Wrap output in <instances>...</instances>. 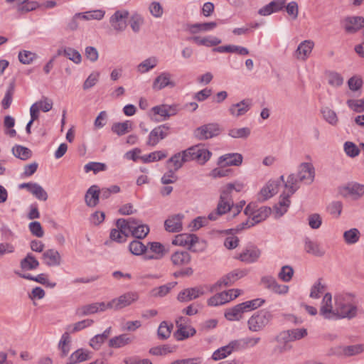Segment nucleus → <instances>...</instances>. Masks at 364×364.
<instances>
[{
  "label": "nucleus",
  "mask_w": 364,
  "mask_h": 364,
  "mask_svg": "<svg viewBox=\"0 0 364 364\" xmlns=\"http://www.w3.org/2000/svg\"><path fill=\"white\" fill-rule=\"evenodd\" d=\"M339 349L341 350V354L346 357L355 356L364 352V343L340 346Z\"/></svg>",
  "instance_id": "33"
},
{
  "label": "nucleus",
  "mask_w": 364,
  "mask_h": 364,
  "mask_svg": "<svg viewBox=\"0 0 364 364\" xmlns=\"http://www.w3.org/2000/svg\"><path fill=\"white\" fill-rule=\"evenodd\" d=\"M245 313L240 304L228 309L225 313V317L229 321H240Z\"/></svg>",
  "instance_id": "41"
},
{
  "label": "nucleus",
  "mask_w": 364,
  "mask_h": 364,
  "mask_svg": "<svg viewBox=\"0 0 364 364\" xmlns=\"http://www.w3.org/2000/svg\"><path fill=\"white\" fill-rule=\"evenodd\" d=\"M93 323L94 321L92 319L87 318L82 320L75 323L68 325L65 328L66 331L65 333H68V336H70L71 333H75L85 329L87 327L92 326Z\"/></svg>",
  "instance_id": "34"
},
{
  "label": "nucleus",
  "mask_w": 364,
  "mask_h": 364,
  "mask_svg": "<svg viewBox=\"0 0 364 364\" xmlns=\"http://www.w3.org/2000/svg\"><path fill=\"white\" fill-rule=\"evenodd\" d=\"M360 235L359 230L354 228L345 231L343 237L347 245H354L359 241Z\"/></svg>",
  "instance_id": "44"
},
{
  "label": "nucleus",
  "mask_w": 364,
  "mask_h": 364,
  "mask_svg": "<svg viewBox=\"0 0 364 364\" xmlns=\"http://www.w3.org/2000/svg\"><path fill=\"white\" fill-rule=\"evenodd\" d=\"M183 214L178 213L169 216L164 222V227L166 231L177 232L182 230V220Z\"/></svg>",
  "instance_id": "20"
},
{
  "label": "nucleus",
  "mask_w": 364,
  "mask_h": 364,
  "mask_svg": "<svg viewBox=\"0 0 364 364\" xmlns=\"http://www.w3.org/2000/svg\"><path fill=\"white\" fill-rule=\"evenodd\" d=\"M20 266L24 271L34 270L39 267V262L31 253H28L26 256L21 260Z\"/></svg>",
  "instance_id": "36"
},
{
  "label": "nucleus",
  "mask_w": 364,
  "mask_h": 364,
  "mask_svg": "<svg viewBox=\"0 0 364 364\" xmlns=\"http://www.w3.org/2000/svg\"><path fill=\"white\" fill-rule=\"evenodd\" d=\"M157 62V59L154 57L147 58L138 65L137 70L139 73H144L156 67Z\"/></svg>",
  "instance_id": "55"
},
{
  "label": "nucleus",
  "mask_w": 364,
  "mask_h": 364,
  "mask_svg": "<svg viewBox=\"0 0 364 364\" xmlns=\"http://www.w3.org/2000/svg\"><path fill=\"white\" fill-rule=\"evenodd\" d=\"M314 45V42L311 41H304L301 42L296 50V57L298 59L306 60L311 53Z\"/></svg>",
  "instance_id": "29"
},
{
  "label": "nucleus",
  "mask_w": 364,
  "mask_h": 364,
  "mask_svg": "<svg viewBox=\"0 0 364 364\" xmlns=\"http://www.w3.org/2000/svg\"><path fill=\"white\" fill-rule=\"evenodd\" d=\"M304 249L307 253L316 257H322L325 254V250L321 247L320 245L309 237L304 240Z\"/></svg>",
  "instance_id": "31"
},
{
  "label": "nucleus",
  "mask_w": 364,
  "mask_h": 364,
  "mask_svg": "<svg viewBox=\"0 0 364 364\" xmlns=\"http://www.w3.org/2000/svg\"><path fill=\"white\" fill-rule=\"evenodd\" d=\"M169 129L170 127L167 124L155 127L149 133L146 144L151 146H156L161 140L168 135Z\"/></svg>",
  "instance_id": "10"
},
{
  "label": "nucleus",
  "mask_w": 364,
  "mask_h": 364,
  "mask_svg": "<svg viewBox=\"0 0 364 364\" xmlns=\"http://www.w3.org/2000/svg\"><path fill=\"white\" fill-rule=\"evenodd\" d=\"M336 306L332 304V295L326 293L323 296L320 308V314L326 319H335Z\"/></svg>",
  "instance_id": "14"
},
{
  "label": "nucleus",
  "mask_w": 364,
  "mask_h": 364,
  "mask_svg": "<svg viewBox=\"0 0 364 364\" xmlns=\"http://www.w3.org/2000/svg\"><path fill=\"white\" fill-rule=\"evenodd\" d=\"M136 225H134L131 233L133 237L137 239L144 238L149 232V228L146 225L141 224V221L135 219Z\"/></svg>",
  "instance_id": "39"
},
{
  "label": "nucleus",
  "mask_w": 364,
  "mask_h": 364,
  "mask_svg": "<svg viewBox=\"0 0 364 364\" xmlns=\"http://www.w3.org/2000/svg\"><path fill=\"white\" fill-rule=\"evenodd\" d=\"M134 341V336L124 333L114 336L109 341V346L111 348H119L130 344Z\"/></svg>",
  "instance_id": "28"
},
{
  "label": "nucleus",
  "mask_w": 364,
  "mask_h": 364,
  "mask_svg": "<svg viewBox=\"0 0 364 364\" xmlns=\"http://www.w3.org/2000/svg\"><path fill=\"white\" fill-rule=\"evenodd\" d=\"M71 342L70 336H68V333H64L60 342L58 343V348L61 350V356L65 357L70 351V343Z\"/></svg>",
  "instance_id": "52"
},
{
  "label": "nucleus",
  "mask_w": 364,
  "mask_h": 364,
  "mask_svg": "<svg viewBox=\"0 0 364 364\" xmlns=\"http://www.w3.org/2000/svg\"><path fill=\"white\" fill-rule=\"evenodd\" d=\"M105 14V12L101 9L87 11L84 13H77V16H79L80 18L85 21L92 19L101 20L102 18H103Z\"/></svg>",
  "instance_id": "49"
},
{
  "label": "nucleus",
  "mask_w": 364,
  "mask_h": 364,
  "mask_svg": "<svg viewBox=\"0 0 364 364\" xmlns=\"http://www.w3.org/2000/svg\"><path fill=\"white\" fill-rule=\"evenodd\" d=\"M129 249L132 254L141 255L147 251V246L144 245L141 241L135 240L130 242Z\"/></svg>",
  "instance_id": "53"
},
{
  "label": "nucleus",
  "mask_w": 364,
  "mask_h": 364,
  "mask_svg": "<svg viewBox=\"0 0 364 364\" xmlns=\"http://www.w3.org/2000/svg\"><path fill=\"white\" fill-rule=\"evenodd\" d=\"M175 86V82L171 80V74L164 72L155 78L152 88L155 90H161L166 87H174Z\"/></svg>",
  "instance_id": "22"
},
{
  "label": "nucleus",
  "mask_w": 364,
  "mask_h": 364,
  "mask_svg": "<svg viewBox=\"0 0 364 364\" xmlns=\"http://www.w3.org/2000/svg\"><path fill=\"white\" fill-rule=\"evenodd\" d=\"M117 230L123 233L125 237H128L129 233L131 232L132 229L134 228V225H136L135 223V218H130L127 220L120 218L117 220L116 223Z\"/></svg>",
  "instance_id": "32"
},
{
  "label": "nucleus",
  "mask_w": 364,
  "mask_h": 364,
  "mask_svg": "<svg viewBox=\"0 0 364 364\" xmlns=\"http://www.w3.org/2000/svg\"><path fill=\"white\" fill-rule=\"evenodd\" d=\"M184 159L183 151L182 152L177 153L167 161V166L170 168L173 167L172 169L176 171L183 166V163L188 161Z\"/></svg>",
  "instance_id": "40"
},
{
  "label": "nucleus",
  "mask_w": 364,
  "mask_h": 364,
  "mask_svg": "<svg viewBox=\"0 0 364 364\" xmlns=\"http://www.w3.org/2000/svg\"><path fill=\"white\" fill-rule=\"evenodd\" d=\"M167 156V154L162 151H156L150 153L148 155L142 156V159L145 163L157 161L161 160Z\"/></svg>",
  "instance_id": "60"
},
{
  "label": "nucleus",
  "mask_w": 364,
  "mask_h": 364,
  "mask_svg": "<svg viewBox=\"0 0 364 364\" xmlns=\"http://www.w3.org/2000/svg\"><path fill=\"white\" fill-rule=\"evenodd\" d=\"M292 194H290L289 191L287 194L283 193L281 195L280 200L278 204L274 206V209L278 217L282 216L287 211L291 203L289 197Z\"/></svg>",
  "instance_id": "35"
},
{
  "label": "nucleus",
  "mask_w": 364,
  "mask_h": 364,
  "mask_svg": "<svg viewBox=\"0 0 364 364\" xmlns=\"http://www.w3.org/2000/svg\"><path fill=\"white\" fill-rule=\"evenodd\" d=\"M264 303L262 299H255L241 303V306L245 312L256 309L260 307Z\"/></svg>",
  "instance_id": "58"
},
{
  "label": "nucleus",
  "mask_w": 364,
  "mask_h": 364,
  "mask_svg": "<svg viewBox=\"0 0 364 364\" xmlns=\"http://www.w3.org/2000/svg\"><path fill=\"white\" fill-rule=\"evenodd\" d=\"M336 306L335 319H352L358 315V302L350 293H338L334 296Z\"/></svg>",
  "instance_id": "1"
},
{
  "label": "nucleus",
  "mask_w": 364,
  "mask_h": 364,
  "mask_svg": "<svg viewBox=\"0 0 364 364\" xmlns=\"http://www.w3.org/2000/svg\"><path fill=\"white\" fill-rule=\"evenodd\" d=\"M244 186V183L239 181H235L234 183H228L225 186L222 187L221 189L229 196H232L233 191H235L236 192H240L243 189Z\"/></svg>",
  "instance_id": "63"
},
{
  "label": "nucleus",
  "mask_w": 364,
  "mask_h": 364,
  "mask_svg": "<svg viewBox=\"0 0 364 364\" xmlns=\"http://www.w3.org/2000/svg\"><path fill=\"white\" fill-rule=\"evenodd\" d=\"M90 353L82 348L77 349L71 354L68 360L73 363L77 364L90 359Z\"/></svg>",
  "instance_id": "47"
},
{
  "label": "nucleus",
  "mask_w": 364,
  "mask_h": 364,
  "mask_svg": "<svg viewBox=\"0 0 364 364\" xmlns=\"http://www.w3.org/2000/svg\"><path fill=\"white\" fill-rule=\"evenodd\" d=\"M315 178V169L311 163H301L298 167L297 175L290 174L284 182V186L289 191L290 194H294L299 188V182H303L309 185L313 183Z\"/></svg>",
  "instance_id": "2"
},
{
  "label": "nucleus",
  "mask_w": 364,
  "mask_h": 364,
  "mask_svg": "<svg viewBox=\"0 0 364 364\" xmlns=\"http://www.w3.org/2000/svg\"><path fill=\"white\" fill-rule=\"evenodd\" d=\"M151 111L154 114L162 117V120H166L170 117L176 115L179 111V108L178 105H169L163 104L152 107Z\"/></svg>",
  "instance_id": "17"
},
{
  "label": "nucleus",
  "mask_w": 364,
  "mask_h": 364,
  "mask_svg": "<svg viewBox=\"0 0 364 364\" xmlns=\"http://www.w3.org/2000/svg\"><path fill=\"white\" fill-rule=\"evenodd\" d=\"M345 31L354 33L364 26V18L362 16H348L343 21Z\"/></svg>",
  "instance_id": "18"
},
{
  "label": "nucleus",
  "mask_w": 364,
  "mask_h": 364,
  "mask_svg": "<svg viewBox=\"0 0 364 364\" xmlns=\"http://www.w3.org/2000/svg\"><path fill=\"white\" fill-rule=\"evenodd\" d=\"M58 55H63L76 64H79L82 60L80 53L75 49L70 47L59 49L58 50Z\"/></svg>",
  "instance_id": "38"
},
{
  "label": "nucleus",
  "mask_w": 364,
  "mask_h": 364,
  "mask_svg": "<svg viewBox=\"0 0 364 364\" xmlns=\"http://www.w3.org/2000/svg\"><path fill=\"white\" fill-rule=\"evenodd\" d=\"M144 23L143 16L135 12L132 14L129 19V26L134 33H137L140 31L141 27Z\"/></svg>",
  "instance_id": "45"
},
{
  "label": "nucleus",
  "mask_w": 364,
  "mask_h": 364,
  "mask_svg": "<svg viewBox=\"0 0 364 364\" xmlns=\"http://www.w3.org/2000/svg\"><path fill=\"white\" fill-rule=\"evenodd\" d=\"M250 129L248 127L234 128L229 130L228 135L232 138L246 139L250 135Z\"/></svg>",
  "instance_id": "56"
},
{
  "label": "nucleus",
  "mask_w": 364,
  "mask_h": 364,
  "mask_svg": "<svg viewBox=\"0 0 364 364\" xmlns=\"http://www.w3.org/2000/svg\"><path fill=\"white\" fill-rule=\"evenodd\" d=\"M243 157L238 153L226 154L221 156L218 159V164L220 166H236L242 164Z\"/></svg>",
  "instance_id": "25"
},
{
  "label": "nucleus",
  "mask_w": 364,
  "mask_h": 364,
  "mask_svg": "<svg viewBox=\"0 0 364 364\" xmlns=\"http://www.w3.org/2000/svg\"><path fill=\"white\" fill-rule=\"evenodd\" d=\"M112 131L117 134L118 136H122L128 132H129L132 129V122L129 120H127L124 122H116L114 123L111 128Z\"/></svg>",
  "instance_id": "43"
},
{
  "label": "nucleus",
  "mask_w": 364,
  "mask_h": 364,
  "mask_svg": "<svg viewBox=\"0 0 364 364\" xmlns=\"http://www.w3.org/2000/svg\"><path fill=\"white\" fill-rule=\"evenodd\" d=\"M203 294L204 291L202 287L187 288L178 294L177 299L181 302H188Z\"/></svg>",
  "instance_id": "19"
},
{
  "label": "nucleus",
  "mask_w": 364,
  "mask_h": 364,
  "mask_svg": "<svg viewBox=\"0 0 364 364\" xmlns=\"http://www.w3.org/2000/svg\"><path fill=\"white\" fill-rule=\"evenodd\" d=\"M173 245L188 247V249L194 252H203L206 244L203 240H200L194 234H179L173 240Z\"/></svg>",
  "instance_id": "4"
},
{
  "label": "nucleus",
  "mask_w": 364,
  "mask_h": 364,
  "mask_svg": "<svg viewBox=\"0 0 364 364\" xmlns=\"http://www.w3.org/2000/svg\"><path fill=\"white\" fill-rule=\"evenodd\" d=\"M271 208L268 207H261L255 211V215L252 218V220L255 225L265 220L271 213Z\"/></svg>",
  "instance_id": "50"
},
{
  "label": "nucleus",
  "mask_w": 364,
  "mask_h": 364,
  "mask_svg": "<svg viewBox=\"0 0 364 364\" xmlns=\"http://www.w3.org/2000/svg\"><path fill=\"white\" fill-rule=\"evenodd\" d=\"M192 41L198 46H205L208 47L215 46L221 43V40L217 37L200 38V36H193L190 38Z\"/></svg>",
  "instance_id": "42"
},
{
  "label": "nucleus",
  "mask_w": 364,
  "mask_h": 364,
  "mask_svg": "<svg viewBox=\"0 0 364 364\" xmlns=\"http://www.w3.org/2000/svg\"><path fill=\"white\" fill-rule=\"evenodd\" d=\"M129 16L127 10H118L110 17L109 23L117 32L124 31L127 26V19Z\"/></svg>",
  "instance_id": "11"
},
{
  "label": "nucleus",
  "mask_w": 364,
  "mask_h": 364,
  "mask_svg": "<svg viewBox=\"0 0 364 364\" xmlns=\"http://www.w3.org/2000/svg\"><path fill=\"white\" fill-rule=\"evenodd\" d=\"M138 299L139 295L136 292H127L108 302V309L114 308L115 309H121L131 305L132 303L137 301Z\"/></svg>",
  "instance_id": "9"
},
{
  "label": "nucleus",
  "mask_w": 364,
  "mask_h": 364,
  "mask_svg": "<svg viewBox=\"0 0 364 364\" xmlns=\"http://www.w3.org/2000/svg\"><path fill=\"white\" fill-rule=\"evenodd\" d=\"M177 284V282H169L164 285L152 289L150 291V296L152 297H164Z\"/></svg>",
  "instance_id": "37"
},
{
  "label": "nucleus",
  "mask_w": 364,
  "mask_h": 364,
  "mask_svg": "<svg viewBox=\"0 0 364 364\" xmlns=\"http://www.w3.org/2000/svg\"><path fill=\"white\" fill-rule=\"evenodd\" d=\"M321 113L323 114L324 119L327 122H328L331 125L337 124L338 119L336 113L333 109L326 107L321 109Z\"/></svg>",
  "instance_id": "54"
},
{
  "label": "nucleus",
  "mask_w": 364,
  "mask_h": 364,
  "mask_svg": "<svg viewBox=\"0 0 364 364\" xmlns=\"http://www.w3.org/2000/svg\"><path fill=\"white\" fill-rule=\"evenodd\" d=\"M12 153L16 157L21 160H27L32 156V151L27 147L16 145L12 148Z\"/></svg>",
  "instance_id": "46"
},
{
  "label": "nucleus",
  "mask_w": 364,
  "mask_h": 364,
  "mask_svg": "<svg viewBox=\"0 0 364 364\" xmlns=\"http://www.w3.org/2000/svg\"><path fill=\"white\" fill-rule=\"evenodd\" d=\"M232 207H233L232 196H229L220 189V195L217 208L215 211L211 212L208 215V218L210 220H216L219 216H221L230 211L232 209Z\"/></svg>",
  "instance_id": "5"
},
{
  "label": "nucleus",
  "mask_w": 364,
  "mask_h": 364,
  "mask_svg": "<svg viewBox=\"0 0 364 364\" xmlns=\"http://www.w3.org/2000/svg\"><path fill=\"white\" fill-rule=\"evenodd\" d=\"M261 255V250L255 246L246 247L235 258L245 263L255 262Z\"/></svg>",
  "instance_id": "16"
},
{
  "label": "nucleus",
  "mask_w": 364,
  "mask_h": 364,
  "mask_svg": "<svg viewBox=\"0 0 364 364\" xmlns=\"http://www.w3.org/2000/svg\"><path fill=\"white\" fill-rule=\"evenodd\" d=\"M230 297H228V294L227 291H223L221 293L217 294L213 296L210 297L208 300V304L209 306H219L226 304L230 301Z\"/></svg>",
  "instance_id": "48"
},
{
  "label": "nucleus",
  "mask_w": 364,
  "mask_h": 364,
  "mask_svg": "<svg viewBox=\"0 0 364 364\" xmlns=\"http://www.w3.org/2000/svg\"><path fill=\"white\" fill-rule=\"evenodd\" d=\"M273 318L272 314L266 309L255 312L247 320V328L251 332L263 331Z\"/></svg>",
  "instance_id": "3"
},
{
  "label": "nucleus",
  "mask_w": 364,
  "mask_h": 364,
  "mask_svg": "<svg viewBox=\"0 0 364 364\" xmlns=\"http://www.w3.org/2000/svg\"><path fill=\"white\" fill-rule=\"evenodd\" d=\"M343 77L338 73L331 72L328 75V82L333 87H340L343 85Z\"/></svg>",
  "instance_id": "64"
},
{
  "label": "nucleus",
  "mask_w": 364,
  "mask_h": 364,
  "mask_svg": "<svg viewBox=\"0 0 364 364\" xmlns=\"http://www.w3.org/2000/svg\"><path fill=\"white\" fill-rule=\"evenodd\" d=\"M216 26L217 23L215 22L196 23L191 26L190 31L191 33H196L200 31H208L214 29Z\"/></svg>",
  "instance_id": "51"
},
{
  "label": "nucleus",
  "mask_w": 364,
  "mask_h": 364,
  "mask_svg": "<svg viewBox=\"0 0 364 364\" xmlns=\"http://www.w3.org/2000/svg\"><path fill=\"white\" fill-rule=\"evenodd\" d=\"M221 131L218 123H209L196 128L193 134L199 140H206L218 136Z\"/></svg>",
  "instance_id": "8"
},
{
  "label": "nucleus",
  "mask_w": 364,
  "mask_h": 364,
  "mask_svg": "<svg viewBox=\"0 0 364 364\" xmlns=\"http://www.w3.org/2000/svg\"><path fill=\"white\" fill-rule=\"evenodd\" d=\"M171 260L175 266L186 265L190 263L191 256L187 251H176L171 255Z\"/></svg>",
  "instance_id": "30"
},
{
  "label": "nucleus",
  "mask_w": 364,
  "mask_h": 364,
  "mask_svg": "<svg viewBox=\"0 0 364 364\" xmlns=\"http://www.w3.org/2000/svg\"><path fill=\"white\" fill-rule=\"evenodd\" d=\"M36 104L38 111L42 110L44 112L50 111L53 108V100L47 97H42V98L35 102Z\"/></svg>",
  "instance_id": "61"
},
{
  "label": "nucleus",
  "mask_w": 364,
  "mask_h": 364,
  "mask_svg": "<svg viewBox=\"0 0 364 364\" xmlns=\"http://www.w3.org/2000/svg\"><path fill=\"white\" fill-rule=\"evenodd\" d=\"M100 199V188L97 186L93 185L87 191L85 196V200L87 206L95 207Z\"/></svg>",
  "instance_id": "27"
},
{
  "label": "nucleus",
  "mask_w": 364,
  "mask_h": 364,
  "mask_svg": "<svg viewBox=\"0 0 364 364\" xmlns=\"http://www.w3.org/2000/svg\"><path fill=\"white\" fill-rule=\"evenodd\" d=\"M275 341L280 344V346L277 348L279 353H283L292 349V346L289 343V342H291L292 340L290 338L289 333L288 331H281L276 336Z\"/></svg>",
  "instance_id": "23"
},
{
  "label": "nucleus",
  "mask_w": 364,
  "mask_h": 364,
  "mask_svg": "<svg viewBox=\"0 0 364 364\" xmlns=\"http://www.w3.org/2000/svg\"><path fill=\"white\" fill-rule=\"evenodd\" d=\"M31 193L40 200L46 201L48 199L47 192L36 183H34L33 188L31 190Z\"/></svg>",
  "instance_id": "62"
},
{
  "label": "nucleus",
  "mask_w": 364,
  "mask_h": 364,
  "mask_svg": "<svg viewBox=\"0 0 364 364\" xmlns=\"http://www.w3.org/2000/svg\"><path fill=\"white\" fill-rule=\"evenodd\" d=\"M108 306L107 303L105 302L92 303L77 308L75 314L79 316H85L100 311H105L108 309Z\"/></svg>",
  "instance_id": "13"
},
{
  "label": "nucleus",
  "mask_w": 364,
  "mask_h": 364,
  "mask_svg": "<svg viewBox=\"0 0 364 364\" xmlns=\"http://www.w3.org/2000/svg\"><path fill=\"white\" fill-rule=\"evenodd\" d=\"M185 160L192 161L195 160L200 164H205L209 160L211 152L206 149H204L201 145L193 146L183 151Z\"/></svg>",
  "instance_id": "6"
},
{
  "label": "nucleus",
  "mask_w": 364,
  "mask_h": 364,
  "mask_svg": "<svg viewBox=\"0 0 364 364\" xmlns=\"http://www.w3.org/2000/svg\"><path fill=\"white\" fill-rule=\"evenodd\" d=\"M340 194L343 197H352L358 199L364 194V185L357 183H349L339 189Z\"/></svg>",
  "instance_id": "15"
},
{
  "label": "nucleus",
  "mask_w": 364,
  "mask_h": 364,
  "mask_svg": "<svg viewBox=\"0 0 364 364\" xmlns=\"http://www.w3.org/2000/svg\"><path fill=\"white\" fill-rule=\"evenodd\" d=\"M264 303L262 299H255L241 303V306L245 312L256 309L260 307Z\"/></svg>",
  "instance_id": "57"
},
{
  "label": "nucleus",
  "mask_w": 364,
  "mask_h": 364,
  "mask_svg": "<svg viewBox=\"0 0 364 364\" xmlns=\"http://www.w3.org/2000/svg\"><path fill=\"white\" fill-rule=\"evenodd\" d=\"M188 318L181 316L176 320V326L178 330L175 333V336L178 341H183L188 338L189 336H193L196 334V331L191 326H186Z\"/></svg>",
  "instance_id": "12"
},
{
  "label": "nucleus",
  "mask_w": 364,
  "mask_h": 364,
  "mask_svg": "<svg viewBox=\"0 0 364 364\" xmlns=\"http://www.w3.org/2000/svg\"><path fill=\"white\" fill-rule=\"evenodd\" d=\"M42 259L48 267L59 266L61 264V256L58 251L49 249L43 253Z\"/></svg>",
  "instance_id": "26"
},
{
  "label": "nucleus",
  "mask_w": 364,
  "mask_h": 364,
  "mask_svg": "<svg viewBox=\"0 0 364 364\" xmlns=\"http://www.w3.org/2000/svg\"><path fill=\"white\" fill-rule=\"evenodd\" d=\"M148 245L149 246L151 252L156 255L159 259L166 253L164 246L160 242H149Z\"/></svg>",
  "instance_id": "59"
},
{
  "label": "nucleus",
  "mask_w": 364,
  "mask_h": 364,
  "mask_svg": "<svg viewBox=\"0 0 364 364\" xmlns=\"http://www.w3.org/2000/svg\"><path fill=\"white\" fill-rule=\"evenodd\" d=\"M279 182L278 181H269L259 192V200L264 201L275 194L279 191Z\"/></svg>",
  "instance_id": "24"
},
{
  "label": "nucleus",
  "mask_w": 364,
  "mask_h": 364,
  "mask_svg": "<svg viewBox=\"0 0 364 364\" xmlns=\"http://www.w3.org/2000/svg\"><path fill=\"white\" fill-rule=\"evenodd\" d=\"M252 105V100L245 99L240 102L232 104L229 108V112L233 117H239L246 114L250 109Z\"/></svg>",
  "instance_id": "21"
},
{
  "label": "nucleus",
  "mask_w": 364,
  "mask_h": 364,
  "mask_svg": "<svg viewBox=\"0 0 364 364\" xmlns=\"http://www.w3.org/2000/svg\"><path fill=\"white\" fill-rule=\"evenodd\" d=\"M247 274V269H235L230 273L227 274L219 279L215 284L210 287V291L211 292L216 291L223 286L228 287L233 284L239 279L244 277Z\"/></svg>",
  "instance_id": "7"
}]
</instances>
